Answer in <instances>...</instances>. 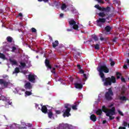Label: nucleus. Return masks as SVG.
Here are the masks:
<instances>
[{
    "label": "nucleus",
    "instance_id": "1",
    "mask_svg": "<svg viewBox=\"0 0 129 129\" xmlns=\"http://www.w3.org/2000/svg\"><path fill=\"white\" fill-rule=\"evenodd\" d=\"M102 82H104V86H111L112 83H115L116 82V79L115 77L112 76L110 77L105 78V76L101 77Z\"/></svg>",
    "mask_w": 129,
    "mask_h": 129
},
{
    "label": "nucleus",
    "instance_id": "2",
    "mask_svg": "<svg viewBox=\"0 0 129 129\" xmlns=\"http://www.w3.org/2000/svg\"><path fill=\"white\" fill-rule=\"evenodd\" d=\"M97 71H98V72L99 73V75L100 77L103 78V77L104 76V73H109V69H108L107 66H106L105 64H104L100 66L97 68Z\"/></svg>",
    "mask_w": 129,
    "mask_h": 129
},
{
    "label": "nucleus",
    "instance_id": "3",
    "mask_svg": "<svg viewBox=\"0 0 129 129\" xmlns=\"http://www.w3.org/2000/svg\"><path fill=\"white\" fill-rule=\"evenodd\" d=\"M64 108H66V110H63L62 112H63V117H67L70 116L71 114L70 111H71V105L69 104H66L64 105Z\"/></svg>",
    "mask_w": 129,
    "mask_h": 129
},
{
    "label": "nucleus",
    "instance_id": "4",
    "mask_svg": "<svg viewBox=\"0 0 129 129\" xmlns=\"http://www.w3.org/2000/svg\"><path fill=\"white\" fill-rule=\"evenodd\" d=\"M113 96V91L111 89V88L108 89V91L105 94V98L106 100L108 101H110L112 100V96Z\"/></svg>",
    "mask_w": 129,
    "mask_h": 129
},
{
    "label": "nucleus",
    "instance_id": "5",
    "mask_svg": "<svg viewBox=\"0 0 129 129\" xmlns=\"http://www.w3.org/2000/svg\"><path fill=\"white\" fill-rule=\"evenodd\" d=\"M105 22H106V19L105 18H99L96 21L97 23V26H98V27H100V28H102V25H103V24H104Z\"/></svg>",
    "mask_w": 129,
    "mask_h": 129
},
{
    "label": "nucleus",
    "instance_id": "6",
    "mask_svg": "<svg viewBox=\"0 0 129 129\" xmlns=\"http://www.w3.org/2000/svg\"><path fill=\"white\" fill-rule=\"evenodd\" d=\"M36 76L35 75L29 74L28 75V80L31 83H35L36 81Z\"/></svg>",
    "mask_w": 129,
    "mask_h": 129
},
{
    "label": "nucleus",
    "instance_id": "7",
    "mask_svg": "<svg viewBox=\"0 0 129 129\" xmlns=\"http://www.w3.org/2000/svg\"><path fill=\"white\" fill-rule=\"evenodd\" d=\"M24 88H25L26 90H31V89L33 88V86H32V84H31V83L28 82L25 83L24 85Z\"/></svg>",
    "mask_w": 129,
    "mask_h": 129
},
{
    "label": "nucleus",
    "instance_id": "8",
    "mask_svg": "<svg viewBox=\"0 0 129 129\" xmlns=\"http://www.w3.org/2000/svg\"><path fill=\"white\" fill-rule=\"evenodd\" d=\"M45 66L47 67V68H48V69H50V70L52 69V66L50 64V61H49V60L47 59H45Z\"/></svg>",
    "mask_w": 129,
    "mask_h": 129
},
{
    "label": "nucleus",
    "instance_id": "9",
    "mask_svg": "<svg viewBox=\"0 0 129 129\" xmlns=\"http://www.w3.org/2000/svg\"><path fill=\"white\" fill-rule=\"evenodd\" d=\"M0 84L4 85L5 87H8L9 82L5 81L3 79H0Z\"/></svg>",
    "mask_w": 129,
    "mask_h": 129
},
{
    "label": "nucleus",
    "instance_id": "10",
    "mask_svg": "<svg viewBox=\"0 0 129 129\" xmlns=\"http://www.w3.org/2000/svg\"><path fill=\"white\" fill-rule=\"evenodd\" d=\"M109 113L111 115H114L115 114V107H112L111 109L108 110Z\"/></svg>",
    "mask_w": 129,
    "mask_h": 129
},
{
    "label": "nucleus",
    "instance_id": "11",
    "mask_svg": "<svg viewBox=\"0 0 129 129\" xmlns=\"http://www.w3.org/2000/svg\"><path fill=\"white\" fill-rule=\"evenodd\" d=\"M102 12H105V13H109L110 12V7H107L106 8L102 7L101 10Z\"/></svg>",
    "mask_w": 129,
    "mask_h": 129
},
{
    "label": "nucleus",
    "instance_id": "12",
    "mask_svg": "<svg viewBox=\"0 0 129 129\" xmlns=\"http://www.w3.org/2000/svg\"><path fill=\"white\" fill-rule=\"evenodd\" d=\"M41 111L43 113H47L48 112V109L47 108V107L45 105H43L41 107Z\"/></svg>",
    "mask_w": 129,
    "mask_h": 129
},
{
    "label": "nucleus",
    "instance_id": "13",
    "mask_svg": "<svg viewBox=\"0 0 129 129\" xmlns=\"http://www.w3.org/2000/svg\"><path fill=\"white\" fill-rule=\"evenodd\" d=\"M79 105V102H75L74 105H73L72 106V109H74V110H77V106Z\"/></svg>",
    "mask_w": 129,
    "mask_h": 129
},
{
    "label": "nucleus",
    "instance_id": "14",
    "mask_svg": "<svg viewBox=\"0 0 129 129\" xmlns=\"http://www.w3.org/2000/svg\"><path fill=\"white\" fill-rule=\"evenodd\" d=\"M75 86L76 88H77L78 89H81L83 87V85L82 84L79 83H75Z\"/></svg>",
    "mask_w": 129,
    "mask_h": 129
},
{
    "label": "nucleus",
    "instance_id": "15",
    "mask_svg": "<svg viewBox=\"0 0 129 129\" xmlns=\"http://www.w3.org/2000/svg\"><path fill=\"white\" fill-rule=\"evenodd\" d=\"M119 99L121 101H126L128 100V99L125 96H119Z\"/></svg>",
    "mask_w": 129,
    "mask_h": 129
},
{
    "label": "nucleus",
    "instance_id": "16",
    "mask_svg": "<svg viewBox=\"0 0 129 129\" xmlns=\"http://www.w3.org/2000/svg\"><path fill=\"white\" fill-rule=\"evenodd\" d=\"M59 45V41L58 40H55L54 42H52V47L56 48Z\"/></svg>",
    "mask_w": 129,
    "mask_h": 129
},
{
    "label": "nucleus",
    "instance_id": "17",
    "mask_svg": "<svg viewBox=\"0 0 129 129\" xmlns=\"http://www.w3.org/2000/svg\"><path fill=\"white\" fill-rule=\"evenodd\" d=\"M90 119L91 120H92V121L95 122V121L96 120L97 118H96V116H95V115H94V114H92L90 116Z\"/></svg>",
    "mask_w": 129,
    "mask_h": 129
},
{
    "label": "nucleus",
    "instance_id": "18",
    "mask_svg": "<svg viewBox=\"0 0 129 129\" xmlns=\"http://www.w3.org/2000/svg\"><path fill=\"white\" fill-rule=\"evenodd\" d=\"M9 61L10 63H11L12 65H17L18 62H17L15 59H12L11 58L9 59Z\"/></svg>",
    "mask_w": 129,
    "mask_h": 129
},
{
    "label": "nucleus",
    "instance_id": "19",
    "mask_svg": "<svg viewBox=\"0 0 129 129\" xmlns=\"http://www.w3.org/2000/svg\"><path fill=\"white\" fill-rule=\"evenodd\" d=\"M107 13H105L104 12H100L98 14L99 17H100L102 18H104V17H105V16H106Z\"/></svg>",
    "mask_w": 129,
    "mask_h": 129
},
{
    "label": "nucleus",
    "instance_id": "20",
    "mask_svg": "<svg viewBox=\"0 0 129 129\" xmlns=\"http://www.w3.org/2000/svg\"><path fill=\"white\" fill-rule=\"evenodd\" d=\"M125 91H126V88L124 87V86H123L121 88V94L123 95V94H124V93H125Z\"/></svg>",
    "mask_w": 129,
    "mask_h": 129
},
{
    "label": "nucleus",
    "instance_id": "21",
    "mask_svg": "<svg viewBox=\"0 0 129 129\" xmlns=\"http://www.w3.org/2000/svg\"><path fill=\"white\" fill-rule=\"evenodd\" d=\"M69 25L70 26H73L75 24H76V21H74V20L72 19L70 21H69Z\"/></svg>",
    "mask_w": 129,
    "mask_h": 129
},
{
    "label": "nucleus",
    "instance_id": "22",
    "mask_svg": "<svg viewBox=\"0 0 129 129\" xmlns=\"http://www.w3.org/2000/svg\"><path fill=\"white\" fill-rule=\"evenodd\" d=\"M105 30L107 33H109L111 30V27L109 26H107L105 27Z\"/></svg>",
    "mask_w": 129,
    "mask_h": 129
},
{
    "label": "nucleus",
    "instance_id": "23",
    "mask_svg": "<svg viewBox=\"0 0 129 129\" xmlns=\"http://www.w3.org/2000/svg\"><path fill=\"white\" fill-rule=\"evenodd\" d=\"M20 73V69L19 68H16L15 71L13 72V74H18Z\"/></svg>",
    "mask_w": 129,
    "mask_h": 129
},
{
    "label": "nucleus",
    "instance_id": "24",
    "mask_svg": "<svg viewBox=\"0 0 129 129\" xmlns=\"http://www.w3.org/2000/svg\"><path fill=\"white\" fill-rule=\"evenodd\" d=\"M7 40L9 43H12V42H13V38L11 36H8L7 37Z\"/></svg>",
    "mask_w": 129,
    "mask_h": 129
},
{
    "label": "nucleus",
    "instance_id": "25",
    "mask_svg": "<svg viewBox=\"0 0 129 129\" xmlns=\"http://www.w3.org/2000/svg\"><path fill=\"white\" fill-rule=\"evenodd\" d=\"M96 113L97 115H101V114H102V110H101V109H99L96 111Z\"/></svg>",
    "mask_w": 129,
    "mask_h": 129
},
{
    "label": "nucleus",
    "instance_id": "26",
    "mask_svg": "<svg viewBox=\"0 0 129 129\" xmlns=\"http://www.w3.org/2000/svg\"><path fill=\"white\" fill-rule=\"evenodd\" d=\"M48 115L49 118H52V117L53 116V112L50 110L49 112H48Z\"/></svg>",
    "mask_w": 129,
    "mask_h": 129
},
{
    "label": "nucleus",
    "instance_id": "27",
    "mask_svg": "<svg viewBox=\"0 0 129 129\" xmlns=\"http://www.w3.org/2000/svg\"><path fill=\"white\" fill-rule=\"evenodd\" d=\"M72 28H73V29H74V30H78L79 26H78V25L75 24V25H74L73 26Z\"/></svg>",
    "mask_w": 129,
    "mask_h": 129
},
{
    "label": "nucleus",
    "instance_id": "28",
    "mask_svg": "<svg viewBox=\"0 0 129 129\" xmlns=\"http://www.w3.org/2000/svg\"><path fill=\"white\" fill-rule=\"evenodd\" d=\"M92 38L94 40L95 42L98 41V37L96 35H93Z\"/></svg>",
    "mask_w": 129,
    "mask_h": 129
},
{
    "label": "nucleus",
    "instance_id": "29",
    "mask_svg": "<svg viewBox=\"0 0 129 129\" xmlns=\"http://www.w3.org/2000/svg\"><path fill=\"white\" fill-rule=\"evenodd\" d=\"M67 8V6L66 5V4H62L61 7L62 11H64V10H65V9H66Z\"/></svg>",
    "mask_w": 129,
    "mask_h": 129
},
{
    "label": "nucleus",
    "instance_id": "30",
    "mask_svg": "<svg viewBox=\"0 0 129 129\" xmlns=\"http://www.w3.org/2000/svg\"><path fill=\"white\" fill-rule=\"evenodd\" d=\"M94 48L95 50H99L100 49V47L99 44H96L95 45Z\"/></svg>",
    "mask_w": 129,
    "mask_h": 129
},
{
    "label": "nucleus",
    "instance_id": "31",
    "mask_svg": "<svg viewBox=\"0 0 129 129\" xmlns=\"http://www.w3.org/2000/svg\"><path fill=\"white\" fill-rule=\"evenodd\" d=\"M0 58H1V59H4V60H6V55H5L4 53H0Z\"/></svg>",
    "mask_w": 129,
    "mask_h": 129
},
{
    "label": "nucleus",
    "instance_id": "32",
    "mask_svg": "<svg viewBox=\"0 0 129 129\" xmlns=\"http://www.w3.org/2000/svg\"><path fill=\"white\" fill-rule=\"evenodd\" d=\"M109 61H110V66H114V64H115V62L114 61H113L112 60V59H111V58H110L109 59Z\"/></svg>",
    "mask_w": 129,
    "mask_h": 129
},
{
    "label": "nucleus",
    "instance_id": "33",
    "mask_svg": "<svg viewBox=\"0 0 129 129\" xmlns=\"http://www.w3.org/2000/svg\"><path fill=\"white\" fill-rule=\"evenodd\" d=\"M95 8H96V9H97V10H99V11H101V9L102 8V7H101L100 6H99V5H96L95 6Z\"/></svg>",
    "mask_w": 129,
    "mask_h": 129
},
{
    "label": "nucleus",
    "instance_id": "34",
    "mask_svg": "<svg viewBox=\"0 0 129 129\" xmlns=\"http://www.w3.org/2000/svg\"><path fill=\"white\" fill-rule=\"evenodd\" d=\"M107 16H108V17H106V18H105L106 20H109V19H110V18L112 17V15L111 14H106Z\"/></svg>",
    "mask_w": 129,
    "mask_h": 129
},
{
    "label": "nucleus",
    "instance_id": "35",
    "mask_svg": "<svg viewBox=\"0 0 129 129\" xmlns=\"http://www.w3.org/2000/svg\"><path fill=\"white\" fill-rule=\"evenodd\" d=\"M102 111L103 112H106V111L105 110H102ZM106 116H109V117L111 116L110 115V113H109V112H108V111H107V112H106Z\"/></svg>",
    "mask_w": 129,
    "mask_h": 129
},
{
    "label": "nucleus",
    "instance_id": "36",
    "mask_svg": "<svg viewBox=\"0 0 129 129\" xmlns=\"http://www.w3.org/2000/svg\"><path fill=\"white\" fill-rule=\"evenodd\" d=\"M25 94L27 95V96H30V95H32V92L26 91L25 92Z\"/></svg>",
    "mask_w": 129,
    "mask_h": 129
},
{
    "label": "nucleus",
    "instance_id": "37",
    "mask_svg": "<svg viewBox=\"0 0 129 129\" xmlns=\"http://www.w3.org/2000/svg\"><path fill=\"white\" fill-rule=\"evenodd\" d=\"M116 75L117 76V79H119V78H120V76H121V74H120V73L117 72L116 73Z\"/></svg>",
    "mask_w": 129,
    "mask_h": 129
},
{
    "label": "nucleus",
    "instance_id": "38",
    "mask_svg": "<svg viewBox=\"0 0 129 129\" xmlns=\"http://www.w3.org/2000/svg\"><path fill=\"white\" fill-rule=\"evenodd\" d=\"M100 40H101V41H103L104 40H105V41H107V40H108V37H106V38H103V37H100Z\"/></svg>",
    "mask_w": 129,
    "mask_h": 129
},
{
    "label": "nucleus",
    "instance_id": "39",
    "mask_svg": "<svg viewBox=\"0 0 129 129\" xmlns=\"http://www.w3.org/2000/svg\"><path fill=\"white\" fill-rule=\"evenodd\" d=\"M20 65L22 67L25 68V66H26V63L20 62Z\"/></svg>",
    "mask_w": 129,
    "mask_h": 129
},
{
    "label": "nucleus",
    "instance_id": "40",
    "mask_svg": "<svg viewBox=\"0 0 129 129\" xmlns=\"http://www.w3.org/2000/svg\"><path fill=\"white\" fill-rule=\"evenodd\" d=\"M96 2H98V4H104L103 0H95Z\"/></svg>",
    "mask_w": 129,
    "mask_h": 129
},
{
    "label": "nucleus",
    "instance_id": "41",
    "mask_svg": "<svg viewBox=\"0 0 129 129\" xmlns=\"http://www.w3.org/2000/svg\"><path fill=\"white\" fill-rule=\"evenodd\" d=\"M118 112L120 115H121V116H124V115L123 114V113H122L121 111L118 110Z\"/></svg>",
    "mask_w": 129,
    "mask_h": 129
},
{
    "label": "nucleus",
    "instance_id": "42",
    "mask_svg": "<svg viewBox=\"0 0 129 129\" xmlns=\"http://www.w3.org/2000/svg\"><path fill=\"white\" fill-rule=\"evenodd\" d=\"M31 32H32V33H36V32H37V30L35 28H32Z\"/></svg>",
    "mask_w": 129,
    "mask_h": 129
},
{
    "label": "nucleus",
    "instance_id": "43",
    "mask_svg": "<svg viewBox=\"0 0 129 129\" xmlns=\"http://www.w3.org/2000/svg\"><path fill=\"white\" fill-rule=\"evenodd\" d=\"M56 70V68H52V71H51L52 73H53V74H56V72L55 71Z\"/></svg>",
    "mask_w": 129,
    "mask_h": 129
},
{
    "label": "nucleus",
    "instance_id": "44",
    "mask_svg": "<svg viewBox=\"0 0 129 129\" xmlns=\"http://www.w3.org/2000/svg\"><path fill=\"white\" fill-rule=\"evenodd\" d=\"M38 2H44V3H48V2H49V0H38Z\"/></svg>",
    "mask_w": 129,
    "mask_h": 129
},
{
    "label": "nucleus",
    "instance_id": "45",
    "mask_svg": "<svg viewBox=\"0 0 129 129\" xmlns=\"http://www.w3.org/2000/svg\"><path fill=\"white\" fill-rule=\"evenodd\" d=\"M123 126H127V122H126V121H123Z\"/></svg>",
    "mask_w": 129,
    "mask_h": 129
},
{
    "label": "nucleus",
    "instance_id": "46",
    "mask_svg": "<svg viewBox=\"0 0 129 129\" xmlns=\"http://www.w3.org/2000/svg\"><path fill=\"white\" fill-rule=\"evenodd\" d=\"M121 81L122 82H125V79H124V78L121 77Z\"/></svg>",
    "mask_w": 129,
    "mask_h": 129
},
{
    "label": "nucleus",
    "instance_id": "47",
    "mask_svg": "<svg viewBox=\"0 0 129 129\" xmlns=\"http://www.w3.org/2000/svg\"><path fill=\"white\" fill-rule=\"evenodd\" d=\"M116 40H117V37H115L112 39V42H116Z\"/></svg>",
    "mask_w": 129,
    "mask_h": 129
},
{
    "label": "nucleus",
    "instance_id": "48",
    "mask_svg": "<svg viewBox=\"0 0 129 129\" xmlns=\"http://www.w3.org/2000/svg\"><path fill=\"white\" fill-rule=\"evenodd\" d=\"M48 37L50 42H53V38H52L50 35H48Z\"/></svg>",
    "mask_w": 129,
    "mask_h": 129
},
{
    "label": "nucleus",
    "instance_id": "49",
    "mask_svg": "<svg viewBox=\"0 0 129 129\" xmlns=\"http://www.w3.org/2000/svg\"><path fill=\"white\" fill-rule=\"evenodd\" d=\"M16 50H17V47H16V46H13L12 47V51L15 52V51H16Z\"/></svg>",
    "mask_w": 129,
    "mask_h": 129
},
{
    "label": "nucleus",
    "instance_id": "50",
    "mask_svg": "<svg viewBox=\"0 0 129 129\" xmlns=\"http://www.w3.org/2000/svg\"><path fill=\"white\" fill-rule=\"evenodd\" d=\"M55 113L56 114H60L61 113V111L60 110H56Z\"/></svg>",
    "mask_w": 129,
    "mask_h": 129
},
{
    "label": "nucleus",
    "instance_id": "51",
    "mask_svg": "<svg viewBox=\"0 0 129 129\" xmlns=\"http://www.w3.org/2000/svg\"><path fill=\"white\" fill-rule=\"evenodd\" d=\"M109 117L110 120H112V119H114V116H111V115Z\"/></svg>",
    "mask_w": 129,
    "mask_h": 129
},
{
    "label": "nucleus",
    "instance_id": "52",
    "mask_svg": "<svg viewBox=\"0 0 129 129\" xmlns=\"http://www.w3.org/2000/svg\"><path fill=\"white\" fill-rule=\"evenodd\" d=\"M77 67H78V69H79V70H81V66H80V64H77Z\"/></svg>",
    "mask_w": 129,
    "mask_h": 129
},
{
    "label": "nucleus",
    "instance_id": "53",
    "mask_svg": "<svg viewBox=\"0 0 129 129\" xmlns=\"http://www.w3.org/2000/svg\"><path fill=\"white\" fill-rule=\"evenodd\" d=\"M73 27H72V28H71V29H67V31H68V32H71V31H73Z\"/></svg>",
    "mask_w": 129,
    "mask_h": 129
},
{
    "label": "nucleus",
    "instance_id": "54",
    "mask_svg": "<svg viewBox=\"0 0 129 129\" xmlns=\"http://www.w3.org/2000/svg\"><path fill=\"white\" fill-rule=\"evenodd\" d=\"M83 76H84L85 79H86V80H87V76H86V74H84Z\"/></svg>",
    "mask_w": 129,
    "mask_h": 129
},
{
    "label": "nucleus",
    "instance_id": "55",
    "mask_svg": "<svg viewBox=\"0 0 129 129\" xmlns=\"http://www.w3.org/2000/svg\"><path fill=\"white\" fill-rule=\"evenodd\" d=\"M123 68H124V69H127V66L126 64H124L123 66Z\"/></svg>",
    "mask_w": 129,
    "mask_h": 129
},
{
    "label": "nucleus",
    "instance_id": "56",
    "mask_svg": "<svg viewBox=\"0 0 129 129\" xmlns=\"http://www.w3.org/2000/svg\"><path fill=\"white\" fill-rule=\"evenodd\" d=\"M80 73H81V74H84V71H83V70H81L80 71Z\"/></svg>",
    "mask_w": 129,
    "mask_h": 129
},
{
    "label": "nucleus",
    "instance_id": "57",
    "mask_svg": "<svg viewBox=\"0 0 129 129\" xmlns=\"http://www.w3.org/2000/svg\"><path fill=\"white\" fill-rule=\"evenodd\" d=\"M118 129H126V128L123 126H119Z\"/></svg>",
    "mask_w": 129,
    "mask_h": 129
},
{
    "label": "nucleus",
    "instance_id": "58",
    "mask_svg": "<svg viewBox=\"0 0 129 129\" xmlns=\"http://www.w3.org/2000/svg\"><path fill=\"white\" fill-rule=\"evenodd\" d=\"M59 16H60V18H63V17L64 16V14L63 13H61Z\"/></svg>",
    "mask_w": 129,
    "mask_h": 129
},
{
    "label": "nucleus",
    "instance_id": "59",
    "mask_svg": "<svg viewBox=\"0 0 129 129\" xmlns=\"http://www.w3.org/2000/svg\"><path fill=\"white\" fill-rule=\"evenodd\" d=\"M35 107H36V108H38V109H40V108H39V104H36Z\"/></svg>",
    "mask_w": 129,
    "mask_h": 129
},
{
    "label": "nucleus",
    "instance_id": "60",
    "mask_svg": "<svg viewBox=\"0 0 129 129\" xmlns=\"http://www.w3.org/2000/svg\"><path fill=\"white\" fill-rule=\"evenodd\" d=\"M4 13V10L2 9H0V14H3Z\"/></svg>",
    "mask_w": 129,
    "mask_h": 129
},
{
    "label": "nucleus",
    "instance_id": "61",
    "mask_svg": "<svg viewBox=\"0 0 129 129\" xmlns=\"http://www.w3.org/2000/svg\"><path fill=\"white\" fill-rule=\"evenodd\" d=\"M18 16H19V17H23V14H22V13H19V14H18Z\"/></svg>",
    "mask_w": 129,
    "mask_h": 129
},
{
    "label": "nucleus",
    "instance_id": "62",
    "mask_svg": "<svg viewBox=\"0 0 129 129\" xmlns=\"http://www.w3.org/2000/svg\"><path fill=\"white\" fill-rule=\"evenodd\" d=\"M116 119H117L118 120H119V118H120V116H117L116 117Z\"/></svg>",
    "mask_w": 129,
    "mask_h": 129
},
{
    "label": "nucleus",
    "instance_id": "63",
    "mask_svg": "<svg viewBox=\"0 0 129 129\" xmlns=\"http://www.w3.org/2000/svg\"><path fill=\"white\" fill-rule=\"evenodd\" d=\"M54 67H56V68H59V67H60L57 64H55V65H54Z\"/></svg>",
    "mask_w": 129,
    "mask_h": 129
},
{
    "label": "nucleus",
    "instance_id": "64",
    "mask_svg": "<svg viewBox=\"0 0 129 129\" xmlns=\"http://www.w3.org/2000/svg\"><path fill=\"white\" fill-rule=\"evenodd\" d=\"M73 80H74L73 78H70V81H71V82H73Z\"/></svg>",
    "mask_w": 129,
    "mask_h": 129
}]
</instances>
